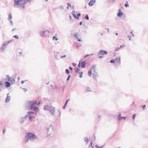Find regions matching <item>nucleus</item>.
I'll return each instance as SVG.
<instances>
[{
	"mask_svg": "<svg viewBox=\"0 0 148 148\" xmlns=\"http://www.w3.org/2000/svg\"><path fill=\"white\" fill-rule=\"evenodd\" d=\"M65 72L67 74L69 75L70 73V72L69 71V70L68 69H66L65 70Z\"/></svg>",
	"mask_w": 148,
	"mask_h": 148,
	"instance_id": "nucleus-23",
	"label": "nucleus"
},
{
	"mask_svg": "<svg viewBox=\"0 0 148 148\" xmlns=\"http://www.w3.org/2000/svg\"><path fill=\"white\" fill-rule=\"evenodd\" d=\"M96 139V137L95 136V135H94V138H93V140L94 141Z\"/></svg>",
	"mask_w": 148,
	"mask_h": 148,
	"instance_id": "nucleus-61",
	"label": "nucleus"
},
{
	"mask_svg": "<svg viewBox=\"0 0 148 148\" xmlns=\"http://www.w3.org/2000/svg\"><path fill=\"white\" fill-rule=\"evenodd\" d=\"M34 118L33 117H32V116H29V119L30 120H31V119L32 118Z\"/></svg>",
	"mask_w": 148,
	"mask_h": 148,
	"instance_id": "nucleus-58",
	"label": "nucleus"
},
{
	"mask_svg": "<svg viewBox=\"0 0 148 148\" xmlns=\"http://www.w3.org/2000/svg\"><path fill=\"white\" fill-rule=\"evenodd\" d=\"M25 119V118L23 117L22 118L21 121V124H22V123H23L24 122V121Z\"/></svg>",
	"mask_w": 148,
	"mask_h": 148,
	"instance_id": "nucleus-24",
	"label": "nucleus"
},
{
	"mask_svg": "<svg viewBox=\"0 0 148 148\" xmlns=\"http://www.w3.org/2000/svg\"><path fill=\"white\" fill-rule=\"evenodd\" d=\"M121 114H119V115H118L117 116V117L118 118H120V117H121Z\"/></svg>",
	"mask_w": 148,
	"mask_h": 148,
	"instance_id": "nucleus-55",
	"label": "nucleus"
},
{
	"mask_svg": "<svg viewBox=\"0 0 148 148\" xmlns=\"http://www.w3.org/2000/svg\"><path fill=\"white\" fill-rule=\"evenodd\" d=\"M85 18L87 20H89V18L87 14L86 15L85 17Z\"/></svg>",
	"mask_w": 148,
	"mask_h": 148,
	"instance_id": "nucleus-31",
	"label": "nucleus"
},
{
	"mask_svg": "<svg viewBox=\"0 0 148 148\" xmlns=\"http://www.w3.org/2000/svg\"><path fill=\"white\" fill-rule=\"evenodd\" d=\"M38 137L34 134L31 132H29L26 133L25 136V140L26 143H27L29 140H34L35 139H36Z\"/></svg>",
	"mask_w": 148,
	"mask_h": 148,
	"instance_id": "nucleus-3",
	"label": "nucleus"
},
{
	"mask_svg": "<svg viewBox=\"0 0 148 148\" xmlns=\"http://www.w3.org/2000/svg\"><path fill=\"white\" fill-rule=\"evenodd\" d=\"M86 63L85 61L81 62V67L82 68H84L86 66Z\"/></svg>",
	"mask_w": 148,
	"mask_h": 148,
	"instance_id": "nucleus-9",
	"label": "nucleus"
},
{
	"mask_svg": "<svg viewBox=\"0 0 148 148\" xmlns=\"http://www.w3.org/2000/svg\"><path fill=\"white\" fill-rule=\"evenodd\" d=\"M90 56V55L89 54H87L85 56V58H86V57Z\"/></svg>",
	"mask_w": 148,
	"mask_h": 148,
	"instance_id": "nucleus-64",
	"label": "nucleus"
},
{
	"mask_svg": "<svg viewBox=\"0 0 148 148\" xmlns=\"http://www.w3.org/2000/svg\"><path fill=\"white\" fill-rule=\"evenodd\" d=\"M59 8H61L62 9H64V6L62 5H61L60 6V7H59Z\"/></svg>",
	"mask_w": 148,
	"mask_h": 148,
	"instance_id": "nucleus-43",
	"label": "nucleus"
},
{
	"mask_svg": "<svg viewBox=\"0 0 148 148\" xmlns=\"http://www.w3.org/2000/svg\"><path fill=\"white\" fill-rule=\"evenodd\" d=\"M80 61L79 62V63L78 65V66L79 68L80 67Z\"/></svg>",
	"mask_w": 148,
	"mask_h": 148,
	"instance_id": "nucleus-49",
	"label": "nucleus"
},
{
	"mask_svg": "<svg viewBox=\"0 0 148 148\" xmlns=\"http://www.w3.org/2000/svg\"><path fill=\"white\" fill-rule=\"evenodd\" d=\"M104 145L99 147L97 145H96L95 146L97 148H102L103 147Z\"/></svg>",
	"mask_w": 148,
	"mask_h": 148,
	"instance_id": "nucleus-29",
	"label": "nucleus"
},
{
	"mask_svg": "<svg viewBox=\"0 0 148 148\" xmlns=\"http://www.w3.org/2000/svg\"><path fill=\"white\" fill-rule=\"evenodd\" d=\"M49 32L48 31H40V35L41 36H46L49 34Z\"/></svg>",
	"mask_w": 148,
	"mask_h": 148,
	"instance_id": "nucleus-5",
	"label": "nucleus"
},
{
	"mask_svg": "<svg viewBox=\"0 0 148 148\" xmlns=\"http://www.w3.org/2000/svg\"><path fill=\"white\" fill-rule=\"evenodd\" d=\"M58 111L59 114V116H60L61 115V112L59 110H58Z\"/></svg>",
	"mask_w": 148,
	"mask_h": 148,
	"instance_id": "nucleus-53",
	"label": "nucleus"
},
{
	"mask_svg": "<svg viewBox=\"0 0 148 148\" xmlns=\"http://www.w3.org/2000/svg\"><path fill=\"white\" fill-rule=\"evenodd\" d=\"M8 18L10 20L12 19V16L11 14H10L9 15Z\"/></svg>",
	"mask_w": 148,
	"mask_h": 148,
	"instance_id": "nucleus-25",
	"label": "nucleus"
},
{
	"mask_svg": "<svg viewBox=\"0 0 148 148\" xmlns=\"http://www.w3.org/2000/svg\"><path fill=\"white\" fill-rule=\"evenodd\" d=\"M23 90H24V91L25 92H26L27 91V89H26L25 88H23Z\"/></svg>",
	"mask_w": 148,
	"mask_h": 148,
	"instance_id": "nucleus-46",
	"label": "nucleus"
},
{
	"mask_svg": "<svg viewBox=\"0 0 148 148\" xmlns=\"http://www.w3.org/2000/svg\"><path fill=\"white\" fill-rule=\"evenodd\" d=\"M9 94V93H8L7 94V96L6 98V99L5 100V102L6 103L8 102L10 100V96H8V95Z\"/></svg>",
	"mask_w": 148,
	"mask_h": 148,
	"instance_id": "nucleus-10",
	"label": "nucleus"
},
{
	"mask_svg": "<svg viewBox=\"0 0 148 148\" xmlns=\"http://www.w3.org/2000/svg\"><path fill=\"white\" fill-rule=\"evenodd\" d=\"M125 45H122L119 48V49H121L122 48H124V47H125Z\"/></svg>",
	"mask_w": 148,
	"mask_h": 148,
	"instance_id": "nucleus-37",
	"label": "nucleus"
},
{
	"mask_svg": "<svg viewBox=\"0 0 148 148\" xmlns=\"http://www.w3.org/2000/svg\"><path fill=\"white\" fill-rule=\"evenodd\" d=\"M52 129V128L51 125H50V127L47 128V132L48 133V132L49 131V129Z\"/></svg>",
	"mask_w": 148,
	"mask_h": 148,
	"instance_id": "nucleus-19",
	"label": "nucleus"
},
{
	"mask_svg": "<svg viewBox=\"0 0 148 148\" xmlns=\"http://www.w3.org/2000/svg\"><path fill=\"white\" fill-rule=\"evenodd\" d=\"M82 21L80 22L79 23V25H82Z\"/></svg>",
	"mask_w": 148,
	"mask_h": 148,
	"instance_id": "nucleus-63",
	"label": "nucleus"
},
{
	"mask_svg": "<svg viewBox=\"0 0 148 148\" xmlns=\"http://www.w3.org/2000/svg\"><path fill=\"white\" fill-rule=\"evenodd\" d=\"M75 72L76 73H79V71H80V69L78 68H75Z\"/></svg>",
	"mask_w": 148,
	"mask_h": 148,
	"instance_id": "nucleus-16",
	"label": "nucleus"
},
{
	"mask_svg": "<svg viewBox=\"0 0 148 148\" xmlns=\"http://www.w3.org/2000/svg\"><path fill=\"white\" fill-rule=\"evenodd\" d=\"M84 140L85 142H86V144H87L88 143V140L87 137H84Z\"/></svg>",
	"mask_w": 148,
	"mask_h": 148,
	"instance_id": "nucleus-15",
	"label": "nucleus"
},
{
	"mask_svg": "<svg viewBox=\"0 0 148 148\" xmlns=\"http://www.w3.org/2000/svg\"><path fill=\"white\" fill-rule=\"evenodd\" d=\"M116 61V62L119 63V64H120L121 63V58L120 57L119 58H115Z\"/></svg>",
	"mask_w": 148,
	"mask_h": 148,
	"instance_id": "nucleus-14",
	"label": "nucleus"
},
{
	"mask_svg": "<svg viewBox=\"0 0 148 148\" xmlns=\"http://www.w3.org/2000/svg\"><path fill=\"white\" fill-rule=\"evenodd\" d=\"M77 34H75V37L77 39H78V37L77 36Z\"/></svg>",
	"mask_w": 148,
	"mask_h": 148,
	"instance_id": "nucleus-57",
	"label": "nucleus"
},
{
	"mask_svg": "<svg viewBox=\"0 0 148 148\" xmlns=\"http://www.w3.org/2000/svg\"><path fill=\"white\" fill-rule=\"evenodd\" d=\"M96 67V65H93L92 67H91V69H92L94 72H95V71L97 70Z\"/></svg>",
	"mask_w": 148,
	"mask_h": 148,
	"instance_id": "nucleus-12",
	"label": "nucleus"
},
{
	"mask_svg": "<svg viewBox=\"0 0 148 148\" xmlns=\"http://www.w3.org/2000/svg\"><path fill=\"white\" fill-rule=\"evenodd\" d=\"M108 53L106 51L101 50L98 53V56H99L101 55H103L104 54H106Z\"/></svg>",
	"mask_w": 148,
	"mask_h": 148,
	"instance_id": "nucleus-7",
	"label": "nucleus"
},
{
	"mask_svg": "<svg viewBox=\"0 0 148 148\" xmlns=\"http://www.w3.org/2000/svg\"><path fill=\"white\" fill-rule=\"evenodd\" d=\"M44 110L49 111L52 115H53L55 112V108L52 106L45 105L44 106Z\"/></svg>",
	"mask_w": 148,
	"mask_h": 148,
	"instance_id": "nucleus-4",
	"label": "nucleus"
},
{
	"mask_svg": "<svg viewBox=\"0 0 148 148\" xmlns=\"http://www.w3.org/2000/svg\"><path fill=\"white\" fill-rule=\"evenodd\" d=\"M66 105H65V104H64V106H63V109H64L65 108H66Z\"/></svg>",
	"mask_w": 148,
	"mask_h": 148,
	"instance_id": "nucleus-59",
	"label": "nucleus"
},
{
	"mask_svg": "<svg viewBox=\"0 0 148 148\" xmlns=\"http://www.w3.org/2000/svg\"><path fill=\"white\" fill-rule=\"evenodd\" d=\"M125 118H126V117H120V118H119L118 119L119 120H121L122 119H125Z\"/></svg>",
	"mask_w": 148,
	"mask_h": 148,
	"instance_id": "nucleus-28",
	"label": "nucleus"
},
{
	"mask_svg": "<svg viewBox=\"0 0 148 148\" xmlns=\"http://www.w3.org/2000/svg\"><path fill=\"white\" fill-rule=\"evenodd\" d=\"M92 74V70L91 69L89 70L88 72V75L89 76H91Z\"/></svg>",
	"mask_w": 148,
	"mask_h": 148,
	"instance_id": "nucleus-17",
	"label": "nucleus"
},
{
	"mask_svg": "<svg viewBox=\"0 0 148 148\" xmlns=\"http://www.w3.org/2000/svg\"><path fill=\"white\" fill-rule=\"evenodd\" d=\"M145 107H146V105H143V110H145Z\"/></svg>",
	"mask_w": 148,
	"mask_h": 148,
	"instance_id": "nucleus-50",
	"label": "nucleus"
},
{
	"mask_svg": "<svg viewBox=\"0 0 148 148\" xmlns=\"http://www.w3.org/2000/svg\"><path fill=\"white\" fill-rule=\"evenodd\" d=\"M12 41V40H10V41H7L6 42H7L8 44L9 43H10Z\"/></svg>",
	"mask_w": 148,
	"mask_h": 148,
	"instance_id": "nucleus-51",
	"label": "nucleus"
},
{
	"mask_svg": "<svg viewBox=\"0 0 148 148\" xmlns=\"http://www.w3.org/2000/svg\"><path fill=\"white\" fill-rule=\"evenodd\" d=\"M136 114H134L132 115V118L133 120H134L135 119L136 116Z\"/></svg>",
	"mask_w": 148,
	"mask_h": 148,
	"instance_id": "nucleus-36",
	"label": "nucleus"
},
{
	"mask_svg": "<svg viewBox=\"0 0 148 148\" xmlns=\"http://www.w3.org/2000/svg\"><path fill=\"white\" fill-rule=\"evenodd\" d=\"M28 114H29L30 115H31L32 114H35L34 112L32 111L28 112Z\"/></svg>",
	"mask_w": 148,
	"mask_h": 148,
	"instance_id": "nucleus-30",
	"label": "nucleus"
},
{
	"mask_svg": "<svg viewBox=\"0 0 148 148\" xmlns=\"http://www.w3.org/2000/svg\"><path fill=\"white\" fill-rule=\"evenodd\" d=\"M66 55H64V56H60V58H63L65 57H66Z\"/></svg>",
	"mask_w": 148,
	"mask_h": 148,
	"instance_id": "nucleus-52",
	"label": "nucleus"
},
{
	"mask_svg": "<svg viewBox=\"0 0 148 148\" xmlns=\"http://www.w3.org/2000/svg\"><path fill=\"white\" fill-rule=\"evenodd\" d=\"M86 91L87 92L91 91L90 90V88L89 87H86Z\"/></svg>",
	"mask_w": 148,
	"mask_h": 148,
	"instance_id": "nucleus-22",
	"label": "nucleus"
},
{
	"mask_svg": "<svg viewBox=\"0 0 148 148\" xmlns=\"http://www.w3.org/2000/svg\"><path fill=\"white\" fill-rule=\"evenodd\" d=\"M5 46H3V45H2L1 48V50L3 51L5 50Z\"/></svg>",
	"mask_w": 148,
	"mask_h": 148,
	"instance_id": "nucleus-18",
	"label": "nucleus"
},
{
	"mask_svg": "<svg viewBox=\"0 0 148 148\" xmlns=\"http://www.w3.org/2000/svg\"><path fill=\"white\" fill-rule=\"evenodd\" d=\"M37 104V103L36 101L28 100L26 102V108L27 110H33L35 112H38V108L36 106Z\"/></svg>",
	"mask_w": 148,
	"mask_h": 148,
	"instance_id": "nucleus-1",
	"label": "nucleus"
},
{
	"mask_svg": "<svg viewBox=\"0 0 148 148\" xmlns=\"http://www.w3.org/2000/svg\"><path fill=\"white\" fill-rule=\"evenodd\" d=\"M96 0H91L88 3V5L89 6H92L95 3Z\"/></svg>",
	"mask_w": 148,
	"mask_h": 148,
	"instance_id": "nucleus-8",
	"label": "nucleus"
},
{
	"mask_svg": "<svg viewBox=\"0 0 148 148\" xmlns=\"http://www.w3.org/2000/svg\"><path fill=\"white\" fill-rule=\"evenodd\" d=\"M115 61L114 60H112L110 61V62L112 63H114L115 62Z\"/></svg>",
	"mask_w": 148,
	"mask_h": 148,
	"instance_id": "nucleus-41",
	"label": "nucleus"
},
{
	"mask_svg": "<svg viewBox=\"0 0 148 148\" xmlns=\"http://www.w3.org/2000/svg\"><path fill=\"white\" fill-rule=\"evenodd\" d=\"M67 4L68 5V6L70 7V8L72 7H74V6L73 5L71 6L69 3H68Z\"/></svg>",
	"mask_w": 148,
	"mask_h": 148,
	"instance_id": "nucleus-40",
	"label": "nucleus"
},
{
	"mask_svg": "<svg viewBox=\"0 0 148 148\" xmlns=\"http://www.w3.org/2000/svg\"><path fill=\"white\" fill-rule=\"evenodd\" d=\"M29 116H30L29 114H28V113L25 116V117L24 118H25V119L26 118H27Z\"/></svg>",
	"mask_w": 148,
	"mask_h": 148,
	"instance_id": "nucleus-33",
	"label": "nucleus"
},
{
	"mask_svg": "<svg viewBox=\"0 0 148 148\" xmlns=\"http://www.w3.org/2000/svg\"><path fill=\"white\" fill-rule=\"evenodd\" d=\"M119 49H120L119 48H116V49L115 50V51H118Z\"/></svg>",
	"mask_w": 148,
	"mask_h": 148,
	"instance_id": "nucleus-62",
	"label": "nucleus"
},
{
	"mask_svg": "<svg viewBox=\"0 0 148 148\" xmlns=\"http://www.w3.org/2000/svg\"><path fill=\"white\" fill-rule=\"evenodd\" d=\"M72 65L73 66H75L76 65V64L74 63H72Z\"/></svg>",
	"mask_w": 148,
	"mask_h": 148,
	"instance_id": "nucleus-60",
	"label": "nucleus"
},
{
	"mask_svg": "<svg viewBox=\"0 0 148 148\" xmlns=\"http://www.w3.org/2000/svg\"><path fill=\"white\" fill-rule=\"evenodd\" d=\"M27 80H25V81H23V80H22L21 82V83L22 84H23L26 81H27Z\"/></svg>",
	"mask_w": 148,
	"mask_h": 148,
	"instance_id": "nucleus-47",
	"label": "nucleus"
},
{
	"mask_svg": "<svg viewBox=\"0 0 148 148\" xmlns=\"http://www.w3.org/2000/svg\"><path fill=\"white\" fill-rule=\"evenodd\" d=\"M121 9H120L119 10V12L117 14V15L118 17H121L123 14V13L121 12H120Z\"/></svg>",
	"mask_w": 148,
	"mask_h": 148,
	"instance_id": "nucleus-11",
	"label": "nucleus"
},
{
	"mask_svg": "<svg viewBox=\"0 0 148 148\" xmlns=\"http://www.w3.org/2000/svg\"><path fill=\"white\" fill-rule=\"evenodd\" d=\"M69 69L70 70H72V69H73V68H72L71 66H70V67H69Z\"/></svg>",
	"mask_w": 148,
	"mask_h": 148,
	"instance_id": "nucleus-56",
	"label": "nucleus"
},
{
	"mask_svg": "<svg viewBox=\"0 0 148 148\" xmlns=\"http://www.w3.org/2000/svg\"><path fill=\"white\" fill-rule=\"evenodd\" d=\"M73 14H72V15L73 16V17L75 18H76V15L75 14H74V13H75V12L74 11H73Z\"/></svg>",
	"mask_w": 148,
	"mask_h": 148,
	"instance_id": "nucleus-27",
	"label": "nucleus"
},
{
	"mask_svg": "<svg viewBox=\"0 0 148 148\" xmlns=\"http://www.w3.org/2000/svg\"><path fill=\"white\" fill-rule=\"evenodd\" d=\"M125 6L126 7H128L129 6L128 3L127 4H126V3L125 4Z\"/></svg>",
	"mask_w": 148,
	"mask_h": 148,
	"instance_id": "nucleus-42",
	"label": "nucleus"
},
{
	"mask_svg": "<svg viewBox=\"0 0 148 148\" xmlns=\"http://www.w3.org/2000/svg\"><path fill=\"white\" fill-rule=\"evenodd\" d=\"M55 58L56 60H58L59 59V57H58V56L57 55H55Z\"/></svg>",
	"mask_w": 148,
	"mask_h": 148,
	"instance_id": "nucleus-34",
	"label": "nucleus"
},
{
	"mask_svg": "<svg viewBox=\"0 0 148 148\" xmlns=\"http://www.w3.org/2000/svg\"><path fill=\"white\" fill-rule=\"evenodd\" d=\"M15 2L14 5V6L15 7L16 5L18 6L20 5L19 7L22 8L23 9L25 8V5L27 2L30 3L32 1V0H14Z\"/></svg>",
	"mask_w": 148,
	"mask_h": 148,
	"instance_id": "nucleus-2",
	"label": "nucleus"
},
{
	"mask_svg": "<svg viewBox=\"0 0 148 148\" xmlns=\"http://www.w3.org/2000/svg\"><path fill=\"white\" fill-rule=\"evenodd\" d=\"M69 99H68L66 101V102H65V103L64 104L65 105H67V102H68V101H69Z\"/></svg>",
	"mask_w": 148,
	"mask_h": 148,
	"instance_id": "nucleus-45",
	"label": "nucleus"
},
{
	"mask_svg": "<svg viewBox=\"0 0 148 148\" xmlns=\"http://www.w3.org/2000/svg\"><path fill=\"white\" fill-rule=\"evenodd\" d=\"M99 56V58H103V56H101V55Z\"/></svg>",
	"mask_w": 148,
	"mask_h": 148,
	"instance_id": "nucleus-48",
	"label": "nucleus"
},
{
	"mask_svg": "<svg viewBox=\"0 0 148 148\" xmlns=\"http://www.w3.org/2000/svg\"><path fill=\"white\" fill-rule=\"evenodd\" d=\"M53 40H58V38L54 36L53 38Z\"/></svg>",
	"mask_w": 148,
	"mask_h": 148,
	"instance_id": "nucleus-32",
	"label": "nucleus"
},
{
	"mask_svg": "<svg viewBox=\"0 0 148 148\" xmlns=\"http://www.w3.org/2000/svg\"><path fill=\"white\" fill-rule=\"evenodd\" d=\"M13 37H14L16 39H18V36L17 35L14 36Z\"/></svg>",
	"mask_w": 148,
	"mask_h": 148,
	"instance_id": "nucleus-35",
	"label": "nucleus"
},
{
	"mask_svg": "<svg viewBox=\"0 0 148 148\" xmlns=\"http://www.w3.org/2000/svg\"><path fill=\"white\" fill-rule=\"evenodd\" d=\"M128 37L129 38V40H130V38H131V36L130 35H128Z\"/></svg>",
	"mask_w": 148,
	"mask_h": 148,
	"instance_id": "nucleus-54",
	"label": "nucleus"
},
{
	"mask_svg": "<svg viewBox=\"0 0 148 148\" xmlns=\"http://www.w3.org/2000/svg\"><path fill=\"white\" fill-rule=\"evenodd\" d=\"M0 85L2 86L3 85V82L2 81H0Z\"/></svg>",
	"mask_w": 148,
	"mask_h": 148,
	"instance_id": "nucleus-44",
	"label": "nucleus"
},
{
	"mask_svg": "<svg viewBox=\"0 0 148 148\" xmlns=\"http://www.w3.org/2000/svg\"><path fill=\"white\" fill-rule=\"evenodd\" d=\"M10 85H11V84L8 81H6L5 82V86L7 87H9L10 86Z\"/></svg>",
	"mask_w": 148,
	"mask_h": 148,
	"instance_id": "nucleus-13",
	"label": "nucleus"
},
{
	"mask_svg": "<svg viewBox=\"0 0 148 148\" xmlns=\"http://www.w3.org/2000/svg\"><path fill=\"white\" fill-rule=\"evenodd\" d=\"M81 15V14L80 13H79L77 14V15L76 16V19H78L79 18V17Z\"/></svg>",
	"mask_w": 148,
	"mask_h": 148,
	"instance_id": "nucleus-21",
	"label": "nucleus"
},
{
	"mask_svg": "<svg viewBox=\"0 0 148 148\" xmlns=\"http://www.w3.org/2000/svg\"><path fill=\"white\" fill-rule=\"evenodd\" d=\"M83 73V72L82 71H81L79 72V74H80L79 77L80 78H81L82 77Z\"/></svg>",
	"mask_w": 148,
	"mask_h": 148,
	"instance_id": "nucleus-20",
	"label": "nucleus"
},
{
	"mask_svg": "<svg viewBox=\"0 0 148 148\" xmlns=\"http://www.w3.org/2000/svg\"><path fill=\"white\" fill-rule=\"evenodd\" d=\"M6 78L8 81L10 82L11 83H14L15 82L14 79L12 77H10L8 75H7Z\"/></svg>",
	"mask_w": 148,
	"mask_h": 148,
	"instance_id": "nucleus-6",
	"label": "nucleus"
},
{
	"mask_svg": "<svg viewBox=\"0 0 148 148\" xmlns=\"http://www.w3.org/2000/svg\"><path fill=\"white\" fill-rule=\"evenodd\" d=\"M70 77H71V75H69L68 76L66 80L67 81H69V79H70Z\"/></svg>",
	"mask_w": 148,
	"mask_h": 148,
	"instance_id": "nucleus-39",
	"label": "nucleus"
},
{
	"mask_svg": "<svg viewBox=\"0 0 148 148\" xmlns=\"http://www.w3.org/2000/svg\"><path fill=\"white\" fill-rule=\"evenodd\" d=\"M97 75H95V74H93V78L95 80H97Z\"/></svg>",
	"mask_w": 148,
	"mask_h": 148,
	"instance_id": "nucleus-26",
	"label": "nucleus"
},
{
	"mask_svg": "<svg viewBox=\"0 0 148 148\" xmlns=\"http://www.w3.org/2000/svg\"><path fill=\"white\" fill-rule=\"evenodd\" d=\"M8 45V44L6 42H5L4 43L3 45V46H4L5 47V46H6L7 45Z\"/></svg>",
	"mask_w": 148,
	"mask_h": 148,
	"instance_id": "nucleus-38",
	"label": "nucleus"
}]
</instances>
